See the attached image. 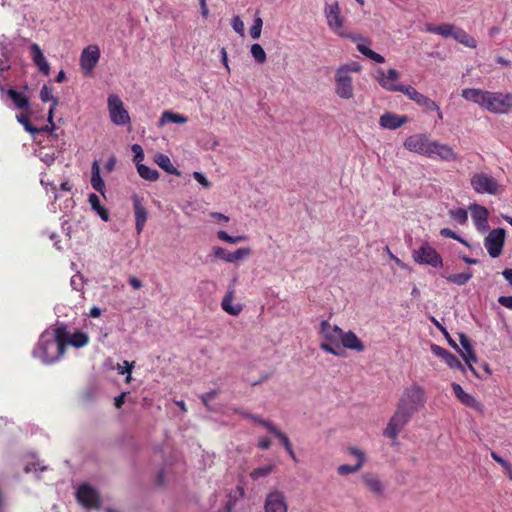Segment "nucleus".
Segmentation results:
<instances>
[{"instance_id": "nucleus-42", "label": "nucleus", "mask_w": 512, "mask_h": 512, "mask_svg": "<svg viewBox=\"0 0 512 512\" xmlns=\"http://www.w3.org/2000/svg\"><path fill=\"white\" fill-rule=\"evenodd\" d=\"M217 237L224 241V242H227V243H230V244H236V243H240V242H243L247 239L246 236L244 235H239V236H230L227 232L225 231H219L217 233Z\"/></svg>"}, {"instance_id": "nucleus-64", "label": "nucleus", "mask_w": 512, "mask_h": 512, "mask_svg": "<svg viewBox=\"0 0 512 512\" xmlns=\"http://www.w3.org/2000/svg\"><path fill=\"white\" fill-rule=\"evenodd\" d=\"M505 280L512 286V268H506L502 272Z\"/></svg>"}, {"instance_id": "nucleus-30", "label": "nucleus", "mask_w": 512, "mask_h": 512, "mask_svg": "<svg viewBox=\"0 0 512 512\" xmlns=\"http://www.w3.org/2000/svg\"><path fill=\"white\" fill-rule=\"evenodd\" d=\"M187 117L174 113L171 111H164L158 121V127H163L167 123L184 124L187 122Z\"/></svg>"}, {"instance_id": "nucleus-57", "label": "nucleus", "mask_w": 512, "mask_h": 512, "mask_svg": "<svg viewBox=\"0 0 512 512\" xmlns=\"http://www.w3.org/2000/svg\"><path fill=\"white\" fill-rule=\"evenodd\" d=\"M349 452L356 456L358 458V462L357 463H361V466H363L364 462H365V454L363 451L357 449V448H349Z\"/></svg>"}, {"instance_id": "nucleus-53", "label": "nucleus", "mask_w": 512, "mask_h": 512, "mask_svg": "<svg viewBox=\"0 0 512 512\" xmlns=\"http://www.w3.org/2000/svg\"><path fill=\"white\" fill-rule=\"evenodd\" d=\"M491 457L497 463H499L506 471L511 472V465L505 461L501 456H499L496 452H491Z\"/></svg>"}, {"instance_id": "nucleus-56", "label": "nucleus", "mask_w": 512, "mask_h": 512, "mask_svg": "<svg viewBox=\"0 0 512 512\" xmlns=\"http://www.w3.org/2000/svg\"><path fill=\"white\" fill-rule=\"evenodd\" d=\"M217 395V391L216 390H211L207 393H204L200 396L203 404L206 406V407H209V402L212 401Z\"/></svg>"}, {"instance_id": "nucleus-4", "label": "nucleus", "mask_w": 512, "mask_h": 512, "mask_svg": "<svg viewBox=\"0 0 512 512\" xmlns=\"http://www.w3.org/2000/svg\"><path fill=\"white\" fill-rule=\"evenodd\" d=\"M342 333L343 330L340 327L323 320L319 328V334L324 339L320 343V349L334 356H343L344 352L339 346Z\"/></svg>"}, {"instance_id": "nucleus-59", "label": "nucleus", "mask_w": 512, "mask_h": 512, "mask_svg": "<svg viewBox=\"0 0 512 512\" xmlns=\"http://www.w3.org/2000/svg\"><path fill=\"white\" fill-rule=\"evenodd\" d=\"M498 302L500 305L512 310V296H500Z\"/></svg>"}, {"instance_id": "nucleus-9", "label": "nucleus", "mask_w": 512, "mask_h": 512, "mask_svg": "<svg viewBox=\"0 0 512 512\" xmlns=\"http://www.w3.org/2000/svg\"><path fill=\"white\" fill-rule=\"evenodd\" d=\"M506 232L503 228H496L489 232L484 239V246L492 258H497L502 253Z\"/></svg>"}, {"instance_id": "nucleus-8", "label": "nucleus", "mask_w": 512, "mask_h": 512, "mask_svg": "<svg viewBox=\"0 0 512 512\" xmlns=\"http://www.w3.org/2000/svg\"><path fill=\"white\" fill-rule=\"evenodd\" d=\"M413 259L418 264H425L434 268L443 264L441 255L428 243H424L419 249L413 251Z\"/></svg>"}, {"instance_id": "nucleus-29", "label": "nucleus", "mask_w": 512, "mask_h": 512, "mask_svg": "<svg viewBox=\"0 0 512 512\" xmlns=\"http://www.w3.org/2000/svg\"><path fill=\"white\" fill-rule=\"evenodd\" d=\"M91 186L94 190L104 195L105 183L100 175V167L97 161L92 164Z\"/></svg>"}, {"instance_id": "nucleus-18", "label": "nucleus", "mask_w": 512, "mask_h": 512, "mask_svg": "<svg viewBox=\"0 0 512 512\" xmlns=\"http://www.w3.org/2000/svg\"><path fill=\"white\" fill-rule=\"evenodd\" d=\"M428 158L450 162L457 160L458 155L449 145L432 140Z\"/></svg>"}, {"instance_id": "nucleus-39", "label": "nucleus", "mask_w": 512, "mask_h": 512, "mask_svg": "<svg viewBox=\"0 0 512 512\" xmlns=\"http://www.w3.org/2000/svg\"><path fill=\"white\" fill-rule=\"evenodd\" d=\"M275 468L274 464H269L263 467H258L250 472V477L253 480L267 477Z\"/></svg>"}, {"instance_id": "nucleus-15", "label": "nucleus", "mask_w": 512, "mask_h": 512, "mask_svg": "<svg viewBox=\"0 0 512 512\" xmlns=\"http://www.w3.org/2000/svg\"><path fill=\"white\" fill-rule=\"evenodd\" d=\"M402 93L405 94L410 100L423 107L425 110L437 111L438 118L442 119L443 115L439 106L433 100L421 94L412 86L406 85Z\"/></svg>"}, {"instance_id": "nucleus-3", "label": "nucleus", "mask_w": 512, "mask_h": 512, "mask_svg": "<svg viewBox=\"0 0 512 512\" xmlns=\"http://www.w3.org/2000/svg\"><path fill=\"white\" fill-rule=\"evenodd\" d=\"M325 17L327 20L328 27L338 36L350 38L352 41L357 42V50L367 58L375 61L376 63H383L384 57L375 51L371 50L367 43L368 41L361 36H353L345 32L343 25V18L341 17V11L338 2L332 4H326L324 9Z\"/></svg>"}, {"instance_id": "nucleus-50", "label": "nucleus", "mask_w": 512, "mask_h": 512, "mask_svg": "<svg viewBox=\"0 0 512 512\" xmlns=\"http://www.w3.org/2000/svg\"><path fill=\"white\" fill-rule=\"evenodd\" d=\"M193 178L204 188L209 189L211 187L210 181L201 172H194Z\"/></svg>"}, {"instance_id": "nucleus-43", "label": "nucleus", "mask_w": 512, "mask_h": 512, "mask_svg": "<svg viewBox=\"0 0 512 512\" xmlns=\"http://www.w3.org/2000/svg\"><path fill=\"white\" fill-rule=\"evenodd\" d=\"M262 26H263V21H262L261 17L256 16L254 18L253 25L250 28V36L252 39H255V40L259 39V37L261 35Z\"/></svg>"}, {"instance_id": "nucleus-33", "label": "nucleus", "mask_w": 512, "mask_h": 512, "mask_svg": "<svg viewBox=\"0 0 512 512\" xmlns=\"http://www.w3.org/2000/svg\"><path fill=\"white\" fill-rule=\"evenodd\" d=\"M8 96L11 98L15 106L21 110L29 109V100L26 96H24L21 92H18L14 89H9L7 91Z\"/></svg>"}, {"instance_id": "nucleus-49", "label": "nucleus", "mask_w": 512, "mask_h": 512, "mask_svg": "<svg viewBox=\"0 0 512 512\" xmlns=\"http://www.w3.org/2000/svg\"><path fill=\"white\" fill-rule=\"evenodd\" d=\"M232 27L236 33L240 36H244V23L239 16H235L232 19Z\"/></svg>"}, {"instance_id": "nucleus-21", "label": "nucleus", "mask_w": 512, "mask_h": 512, "mask_svg": "<svg viewBox=\"0 0 512 512\" xmlns=\"http://www.w3.org/2000/svg\"><path fill=\"white\" fill-rule=\"evenodd\" d=\"M214 255L228 263H235L241 261L251 255V249L248 247L239 248L235 252H228L222 247L214 248Z\"/></svg>"}, {"instance_id": "nucleus-40", "label": "nucleus", "mask_w": 512, "mask_h": 512, "mask_svg": "<svg viewBox=\"0 0 512 512\" xmlns=\"http://www.w3.org/2000/svg\"><path fill=\"white\" fill-rule=\"evenodd\" d=\"M250 52L257 63L263 64L266 61V53L260 44H253Z\"/></svg>"}, {"instance_id": "nucleus-51", "label": "nucleus", "mask_w": 512, "mask_h": 512, "mask_svg": "<svg viewBox=\"0 0 512 512\" xmlns=\"http://www.w3.org/2000/svg\"><path fill=\"white\" fill-rule=\"evenodd\" d=\"M40 98L43 102H48V101L53 102V99H56L52 95V89L47 87L46 85H44L40 91Z\"/></svg>"}, {"instance_id": "nucleus-14", "label": "nucleus", "mask_w": 512, "mask_h": 512, "mask_svg": "<svg viewBox=\"0 0 512 512\" xmlns=\"http://www.w3.org/2000/svg\"><path fill=\"white\" fill-rule=\"evenodd\" d=\"M77 501L87 509H98L100 507V496L96 489L89 484H82L76 492Z\"/></svg>"}, {"instance_id": "nucleus-1", "label": "nucleus", "mask_w": 512, "mask_h": 512, "mask_svg": "<svg viewBox=\"0 0 512 512\" xmlns=\"http://www.w3.org/2000/svg\"><path fill=\"white\" fill-rule=\"evenodd\" d=\"M66 336L68 331L63 325L44 331L33 350V356L45 364L57 361L65 352Z\"/></svg>"}, {"instance_id": "nucleus-52", "label": "nucleus", "mask_w": 512, "mask_h": 512, "mask_svg": "<svg viewBox=\"0 0 512 512\" xmlns=\"http://www.w3.org/2000/svg\"><path fill=\"white\" fill-rule=\"evenodd\" d=\"M17 120L19 123H21L24 126L26 131H28L32 134L38 132V130L36 128L31 126L27 116L19 115V116H17Z\"/></svg>"}, {"instance_id": "nucleus-58", "label": "nucleus", "mask_w": 512, "mask_h": 512, "mask_svg": "<svg viewBox=\"0 0 512 512\" xmlns=\"http://www.w3.org/2000/svg\"><path fill=\"white\" fill-rule=\"evenodd\" d=\"M124 365H125V366L123 367V369H120V368H119V373H120V374H124V373H126V372H127V373H128V376H127V379H126V380H127V382H129V381H130V379H131V376H130V375H131L132 369H133V367H134V362H131V363H130V362H128V361H124Z\"/></svg>"}, {"instance_id": "nucleus-13", "label": "nucleus", "mask_w": 512, "mask_h": 512, "mask_svg": "<svg viewBox=\"0 0 512 512\" xmlns=\"http://www.w3.org/2000/svg\"><path fill=\"white\" fill-rule=\"evenodd\" d=\"M108 110L111 121L115 125H124L130 122V116L123 106L122 100L117 95L108 97Z\"/></svg>"}, {"instance_id": "nucleus-54", "label": "nucleus", "mask_w": 512, "mask_h": 512, "mask_svg": "<svg viewBox=\"0 0 512 512\" xmlns=\"http://www.w3.org/2000/svg\"><path fill=\"white\" fill-rule=\"evenodd\" d=\"M338 69H345L347 70V74L351 75L352 72H359L361 70V66L358 62H351L340 66Z\"/></svg>"}, {"instance_id": "nucleus-7", "label": "nucleus", "mask_w": 512, "mask_h": 512, "mask_svg": "<svg viewBox=\"0 0 512 512\" xmlns=\"http://www.w3.org/2000/svg\"><path fill=\"white\" fill-rule=\"evenodd\" d=\"M413 414L397 406L396 411L389 420L383 435L390 438L393 443H397L399 433L404 429Z\"/></svg>"}, {"instance_id": "nucleus-5", "label": "nucleus", "mask_w": 512, "mask_h": 512, "mask_svg": "<svg viewBox=\"0 0 512 512\" xmlns=\"http://www.w3.org/2000/svg\"><path fill=\"white\" fill-rule=\"evenodd\" d=\"M470 185L478 194L498 195L502 192V186L496 178L486 172L471 174Z\"/></svg>"}, {"instance_id": "nucleus-12", "label": "nucleus", "mask_w": 512, "mask_h": 512, "mask_svg": "<svg viewBox=\"0 0 512 512\" xmlns=\"http://www.w3.org/2000/svg\"><path fill=\"white\" fill-rule=\"evenodd\" d=\"M265 512H288V503L283 491L272 489L264 499Z\"/></svg>"}, {"instance_id": "nucleus-61", "label": "nucleus", "mask_w": 512, "mask_h": 512, "mask_svg": "<svg viewBox=\"0 0 512 512\" xmlns=\"http://www.w3.org/2000/svg\"><path fill=\"white\" fill-rule=\"evenodd\" d=\"M432 351L434 352L435 355L442 358L443 360L445 359V354L449 353V351L437 345L432 346Z\"/></svg>"}, {"instance_id": "nucleus-41", "label": "nucleus", "mask_w": 512, "mask_h": 512, "mask_svg": "<svg viewBox=\"0 0 512 512\" xmlns=\"http://www.w3.org/2000/svg\"><path fill=\"white\" fill-rule=\"evenodd\" d=\"M450 217L459 224H466L468 220V213L463 208L452 209L449 211Z\"/></svg>"}, {"instance_id": "nucleus-48", "label": "nucleus", "mask_w": 512, "mask_h": 512, "mask_svg": "<svg viewBox=\"0 0 512 512\" xmlns=\"http://www.w3.org/2000/svg\"><path fill=\"white\" fill-rule=\"evenodd\" d=\"M131 149H132V152L134 153L133 161L135 162L136 166L138 164H142L141 162L144 159V152H143L142 147L139 144H133Z\"/></svg>"}, {"instance_id": "nucleus-19", "label": "nucleus", "mask_w": 512, "mask_h": 512, "mask_svg": "<svg viewBox=\"0 0 512 512\" xmlns=\"http://www.w3.org/2000/svg\"><path fill=\"white\" fill-rule=\"evenodd\" d=\"M469 210L471 212L472 219L474 224L479 232H485L488 230V217L489 212L486 207L479 205L477 203H473L469 205Z\"/></svg>"}, {"instance_id": "nucleus-34", "label": "nucleus", "mask_w": 512, "mask_h": 512, "mask_svg": "<svg viewBox=\"0 0 512 512\" xmlns=\"http://www.w3.org/2000/svg\"><path fill=\"white\" fill-rule=\"evenodd\" d=\"M453 38L466 47L475 48L477 46L476 40L462 29L456 28Z\"/></svg>"}, {"instance_id": "nucleus-2", "label": "nucleus", "mask_w": 512, "mask_h": 512, "mask_svg": "<svg viewBox=\"0 0 512 512\" xmlns=\"http://www.w3.org/2000/svg\"><path fill=\"white\" fill-rule=\"evenodd\" d=\"M461 96L494 114H506L512 109V93L466 88L462 90Z\"/></svg>"}, {"instance_id": "nucleus-22", "label": "nucleus", "mask_w": 512, "mask_h": 512, "mask_svg": "<svg viewBox=\"0 0 512 512\" xmlns=\"http://www.w3.org/2000/svg\"><path fill=\"white\" fill-rule=\"evenodd\" d=\"M365 487L376 498H382L385 492V485L380 478L374 474L366 473L362 476Z\"/></svg>"}, {"instance_id": "nucleus-44", "label": "nucleus", "mask_w": 512, "mask_h": 512, "mask_svg": "<svg viewBox=\"0 0 512 512\" xmlns=\"http://www.w3.org/2000/svg\"><path fill=\"white\" fill-rule=\"evenodd\" d=\"M361 467V463H357L355 465L343 464L337 468V471L340 475L344 476L358 472L361 469Z\"/></svg>"}, {"instance_id": "nucleus-26", "label": "nucleus", "mask_w": 512, "mask_h": 512, "mask_svg": "<svg viewBox=\"0 0 512 512\" xmlns=\"http://www.w3.org/2000/svg\"><path fill=\"white\" fill-rule=\"evenodd\" d=\"M340 343L346 349L354 350L357 352H362L365 350L363 342L353 331L343 332Z\"/></svg>"}, {"instance_id": "nucleus-62", "label": "nucleus", "mask_w": 512, "mask_h": 512, "mask_svg": "<svg viewBox=\"0 0 512 512\" xmlns=\"http://www.w3.org/2000/svg\"><path fill=\"white\" fill-rule=\"evenodd\" d=\"M440 234L446 238L458 239V235L449 228H442Z\"/></svg>"}, {"instance_id": "nucleus-45", "label": "nucleus", "mask_w": 512, "mask_h": 512, "mask_svg": "<svg viewBox=\"0 0 512 512\" xmlns=\"http://www.w3.org/2000/svg\"><path fill=\"white\" fill-rule=\"evenodd\" d=\"M269 432L274 434L281 441L285 449L291 446L289 438L283 432H281L275 425L271 427Z\"/></svg>"}, {"instance_id": "nucleus-24", "label": "nucleus", "mask_w": 512, "mask_h": 512, "mask_svg": "<svg viewBox=\"0 0 512 512\" xmlns=\"http://www.w3.org/2000/svg\"><path fill=\"white\" fill-rule=\"evenodd\" d=\"M31 57L33 59L34 64L37 66L40 72L44 75H49L50 73V64L46 60L40 46L36 43L32 44L30 47Z\"/></svg>"}, {"instance_id": "nucleus-35", "label": "nucleus", "mask_w": 512, "mask_h": 512, "mask_svg": "<svg viewBox=\"0 0 512 512\" xmlns=\"http://www.w3.org/2000/svg\"><path fill=\"white\" fill-rule=\"evenodd\" d=\"M155 162L167 173L172 175H179V171L173 166L170 158L165 154H157L155 156Z\"/></svg>"}, {"instance_id": "nucleus-10", "label": "nucleus", "mask_w": 512, "mask_h": 512, "mask_svg": "<svg viewBox=\"0 0 512 512\" xmlns=\"http://www.w3.org/2000/svg\"><path fill=\"white\" fill-rule=\"evenodd\" d=\"M335 93L341 99H351L354 96V88L351 75L345 69H337L335 72Z\"/></svg>"}, {"instance_id": "nucleus-37", "label": "nucleus", "mask_w": 512, "mask_h": 512, "mask_svg": "<svg viewBox=\"0 0 512 512\" xmlns=\"http://www.w3.org/2000/svg\"><path fill=\"white\" fill-rule=\"evenodd\" d=\"M456 28L450 24H442L438 26H428L427 31L441 35L443 37H453Z\"/></svg>"}, {"instance_id": "nucleus-31", "label": "nucleus", "mask_w": 512, "mask_h": 512, "mask_svg": "<svg viewBox=\"0 0 512 512\" xmlns=\"http://www.w3.org/2000/svg\"><path fill=\"white\" fill-rule=\"evenodd\" d=\"M88 342H89V337L86 333L76 332V333L70 334L68 332V336H66L65 344L72 345L73 347H76V348H81V347L87 345Z\"/></svg>"}, {"instance_id": "nucleus-46", "label": "nucleus", "mask_w": 512, "mask_h": 512, "mask_svg": "<svg viewBox=\"0 0 512 512\" xmlns=\"http://www.w3.org/2000/svg\"><path fill=\"white\" fill-rule=\"evenodd\" d=\"M444 362L450 367V368H453V369H461L463 370L464 367L462 365V363L458 360V358L453 355L452 353H448V354H445V359H444Z\"/></svg>"}, {"instance_id": "nucleus-38", "label": "nucleus", "mask_w": 512, "mask_h": 512, "mask_svg": "<svg viewBox=\"0 0 512 512\" xmlns=\"http://www.w3.org/2000/svg\"><path fill=\"white\" fill-rule=\"evenodd\" d=\"M442 276L445 277L448 282L456 284L458 286H462L465 285L473 277V274L470 270H468L465 273Z\"/></svg>"}, {"instance_id": "nucleus-27", "label": "nucleus", "mask_w": 512, "mask_h": 512, "mask_svg": "<svg viewBox=\"0 0 512 512\" xmlns=\"http://www.w3.org/2000/svg\"><path fill=\"white\" fill-rule=\"evenodd\" d=\"M133 207L135 214L136 231L138 234H140L143 231L145 222L147 220V210L142 205L141 200L139 199L138 196L133 197Z\"/></svg>"}, {"instance_id": "nucleus-23", "label": "nucleus", "mask_w": 512, "mask_h": 512, "mask_svg": "<svg viewBox=\"0 0 512 512\" xmlns=\"http://www.w3.org/2000/svg\"><path fill=\"white\" fill-rule=\"evenodd\" d=\"M459 341L463 348V350L460 351L461 356L464 359V361L468 364L470 371L476 375V371L472 366V363L476 362L477 358L470 344V340L465 334L461 333L459 334Z\"/></svg>"}, {"instance_id": "nucleus-60", "label": "nucleus", "mask_w": 512, "mask_h": 512, "mask_svg": "<svg viewBox=\"0 0 512 512\" xmlns=\"http://www.w3.org/2000/svg\"><path fill=\"white\" fill-rule=\"evenodd\" d=\"M432 351L434 352L435 355L442 358L443 360L445 359V354L449 353V351L437 345L432 346Z\"/></svg>"}, {"instance_id": "nucleus-17", "label": "nucleus", "mask_w": 512, "mask_h": 512, "mask_svg": "<svg viewBox=\"0 0 512 512\" xmlns=\"http://www.w3.org/2000/svg\"><path fill=\"white\" fill-rule=\"evenodd\" d=\"M400 74L396 69H389L387 73H384L383 70L377 71L376 79L379 85L385 90L391 92H403L406 85L396 84V81L399 79Z\"/></svg>"}, {"instance_id": "nucleus-16", "label": "nucleus", "mask_w": 512, "mask_h": 512, "mask_svg": "<svg viewBox=\"0 0 512 512\" xmlns=\"http://www.w3.org/2000/svg\"><path fill=\"white\" fill-rule=\"evenodd\" d=\"M432 140L426 134H415L404 141V147L414 153L428 157Z\"/></svg>"}, {"instance_id": "nucleus-55", "label": "nucleus", "mask_w": 512, "mask_h": 512, "mask_svg": "<svg viewBox=\"0 0 512 512\" xmlns=\"http://www.w3.org/2000/svg\"><path fill=\"white\" fill-rule=\"evenodd\" d=\"M71 286L74 290H81L83 287V277L80 274H76L71 278Z\"/></svg>"}, {"instance_id": "nucleus-32", "label": "nucleus", "mask_w": 512, "mask_h": 512, "mask_svg": "<svg viewBox=\"0 0 512 512\" xmlns=\"http://www.w3.org/2000/svg\"><path fill=\"white\" fill-rule=\"evenodd\" d=\"M88 201L91 205V208L97 212V214L100 216V218L103 220V221H108L109 220V212L106 208H104L103 206H101V203H100V198L92 193L89 195V198H88Z\"/></svg>"}, {"instance_id": "nucleus-11", "label": "nucleus", "mask_w": 512, "mask_h": 512, "mask_svg": "<svg viewBox=\"0 0 512 512\" xmlns=\"http://www.w3.org/2000/svg\"><path fill=\"white\" fill-rule=\"evenodd\" d=\"M100 48L93 44L84 48L80 55V67L85 76H90L100 59Z\"/></svg>"}, {"instance_id": "nucleus-63", "label": "nucleus", "mask_w": 512, "mask_h": 512, "mask_svg": "<svg viewBox=\"0 0 512 512\" xmlns=\"http://www.w3.org/2000/svg\"><path fill=\"white\" fill-rule=\"evenodd\" d=\"M125 396H126V393L123 392L120 395H118L117 397H115L114 405L116 406V408H121L122 407V405L125 402Z\"/></svg>"}, {"instance_id": "nucleus-28", "label": "nucleus", "mask_w": 512, "mask_h": 512, "mask_svg": "<svg viewBox=\"0 0 512 512\" xmlns=\"http://www.w3.org/2000/svg\"><path fill=\"white\" fill-rule=\"evenodd\" d=\"M407 122V117H399L392 113H385L379 119V124L384 129L395 130Z\"/></svg>"}, {"instance_id": "nucleus-25", "label": "nucleus", "mask_w": 512, "mask_h": 512, "mask_svg": "<svg viewBox=\"0 0 512 512\" xmlns=\"http://www.w3.org/2000/svg\"><path fill=\"white\" fill-rule=\"evenodd\" d=\"M235 290L233 287H229L226 295L221 301L222 309L232 316H237L241 313L243 306L241 304H233Z\"/></svg>"}, {"instance_id": "nucleus-20", "label": "nucleus", "mask_w": 512, "mask_h": 512, "mask_svg": "<svg viewBox=\"0 0 512 512\" xmlns=\"http://www.w3.org/2000/svg\"><path fill=\"white\" fill-rule=\"evenodd\" d=\"M452 388L455 396L463 405L472 408L479 413L484 412L483 404L480 403L473 395L465 392L459 384L453 383Z\"/></svg>"}, {"instance_id": "nucleus-6", "label": "nucleus", "mask_w": 512, "mask_h": 512, "mask_svg": "<svg viewBox=\"0 0 512 512\" xmlns=\"http://www.w3.org/2000/svg\"><path fill=\"white\" fill-rule=\"evenodd\" d=\"M425 402L426 397L423 388L414 384L404 390L397 406L414 414L424 406Z\"/></svg>"}, {"instance_id": "nucleus-47", "label": "nucleus", "mask_w": 512, "mask_h": 512, "mask_svg": "<svg viewBox=\"0 0 512 512\" xmlns=\"http://www.w3.org/2000/svg\"><path fill=\"white\" fill-rule=\"evenodd\" d=\"M245 418L247 419H250L251 421L255 422V423H258L260 425H262L263 427H265L268 431L271 429V427L274 425L272 422L268 421V420H265L263 418H261L260 416L258 415H254V414H245Z\"/></svg>"}, {"instance_id": "nucleus-36", "label": "nucleus", "mask_w": 512, "mask_h": 512, "mask_svg": "<svg viewBox=\"0 0 512 512\" xmlns=\"http://www.w3.org/2000/svg\"><path fill=\"white\" fill-rule=\"evenodd\" d=\"M136 167L138 174L144 180L154 182L159 178V173L155 169H152L144 164H138Z\"/></svg>"}]
</instances>
